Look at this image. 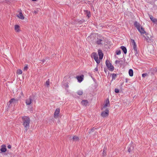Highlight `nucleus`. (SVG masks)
<instances>
[{
	"instance_id": "1",
	"label": "nucleus",
	"mask_w": 157,
	"mask_h": 157,
	"mask_svg": "<svg viewBox=\"0 0 157 157\" xmlns=\"http://www.w3.org/2000/svg\"><path fill=\"white\" fill-rule=\"evenodd\" d=\"M22 121V125L24 126L26 132L28 130L29 127L30 120L29 117L28 116H23L21 117Z\"/></svg>"
},
{
	"instance_id": "2",
	"label": "nucleus",
	"mask_w": 157,
	"mask_h": 157,
	"mask_svg": "<svg viewBox=\"0 0 157 157\" xmlns=\"http://www.w3.org/2000/svg\"><path fill=\"white\" fill-rule=\"evenodd\" d=\"M98 54L99 56V59H98V55L96 53L93 52L92 53L91 55V58H94L98 64L100 63V59H101L103 56V54L101 50H98Z\"/></svg>"
},
{
	"instance_id": "3",
	"label": "nucleus",
	"mask_w": 157,
	"mask_h": 157,
	"mask_svg": "<svg viewBox=\"0 0 157 157\" xmlns=\"http://www.w3.org/2000/svg\"><path fill=\"white\" fill-rule=\"evenodd\" d=\"M105 64L108 67V70L110 71H113L114 69V67L112 63L109 60H106L105 62Z\"/></svg>"
},
{
	"instance_id": "4",
	"label": "nucleus",
	"mask_w": 157,
	"mask_h": 157,
	"mask_svg": "<svg viewBox=\"0 0 157 157\" xmlns=\"http://www.w3.org/2000/svg\"><path fill=\"white\" fill-rule=\"evenodd\" d=\"M102 110L103 111L101 113V116L103 117H106L108 116L109 113L108 109H106Z\"/></svg>"
},
{
	"instance_id": "5",
	"label": "nucleus",
	"mask_w": 157,
	"mask_h": 157,
	"mask_svg": "<svg viewBox=\"0 0 157 157\" xmlns=\"http://www.w3.org/2000/svg\"><path fill=\"white\" fill-rule=\"evenodd\" d=\"M132 46L134 49L135 53H137V46L136 43L133 40H131Z\"/></svg>"
},
{
	"instance_id": "6",
	"label": "nucleus",
	"mask_w": 157,
	"mask_h": 157,
	"mask_svg": "<svg viewBox=\"0 0 157 157\" xmlns=\"http://www.w3.org/2000/svg\"><path fill=\"white\" fill-rule=\"evenodd\" d=\"M110 106L109 101V99H107L104 102L103 106L102 108V110H103L105 109H107L106 107Z\"/></svg>"
},
{
	"instance_id": "7",
	"label": "nucleus",
	"mask_w": 157,
	"mask_h": 157,
	"mask_svg": "<svg viewBox=\"0 0 157 157\" xmlns=\"http://www.w3.org/2000/svg\"><path fill=\"white\" fill-rule=\"evenodd\" d=\"M60 109L59 108H57L54 114V117L55 118H57L59 116V115L60 113Z\"/></svg>"
},
{
	"instance_id": "8",
	"label": "nucleus",
	"mask_w": 157,
	"mask_h": 157,
	"mask_svg": "<svg viewBox=\"0 0 157 157\" xmlns=\"http://www.w3.org/2000/svg\"><path fill=\"white\" fill-rule=\"evenodd\" d=\"M32 99L31 97H30L26 99L25 100V103L26 105H29L32 103Z\"/></svg>"
},
{
	"instance_id": "9",
	"label": "nucleus",
	"mask_w": 157,
	"mask_h": 157,
	"mask_svg": "<svg viewBox=\"0 0 157 157\" xmlns=\"http://www.w3.org/2000/svg\"><path fill=\"white\" fill-rule=\"evenodd\" d=\"M84 75H83L78 76H76V78L77 79L78 81L79 82H81L83 79Z\"/></svg>"
},
{
	"instance_id": "10",
	"label": "nucleus",
	"mask_w": 157,
	"mask_h": 157,
	"mask_svg": "<svg viewBox=\"0 0 157 157\" xmlns=\"http://www.w3.org/2000/svg\"><path fill=\"white\" fill-rule=\"evenodd\" d=\"M14 30L16 32H20L21 31L20 26L17 25H15L14 26Z\"/></svg>"
},
{
	"instance_id": "11",
	"label": "nucleus",
	"mask_w": 157,
	"mask_h": 157,
	"mask_svg": "<svg viewBox=\"0 0 157 157\" xmlns=\"http://www.w3.org/2000/svg\"><path fill=\"white\" fill-rule=\"evenodd\" d=\"M0 151L2 152H5L6 151V146L5 145H3L1 146V148Z\"/></svg>"
},
{
	"instance_id": "12",
	"label": "nucleus",
	"mask_w": 157,
	"mask_h": 157,
	"mask_svg": "<svg viewBox=\"0 0 157 157\" xmlns=\"http://www.w3.org/2000/svg\"><path fill=\"white\" fill-rule=\"evenodd\" d=\"M17 17L20 19L23 20L25 17L21 12L19 13V14L17 15Z\"/></svg>"
},
{
	"instance_id": "13",
	"label": "nucleus",
	"mask_w": 157,
	"mask_h": 157,
	"mask_svg": "<svg viewBox=\"0 0 157 157\" xmlns=\"http://www.w3.org/2000/svg\"><path fill=\"white\" fill-rule=\"evenodd\" d=\"M134 25L138 30H140L139 28L142 27L141 26L140 24L136 21L135 22Z\"/></svg>"
},
{
	"instance_id": "14",
	"label": "nucleus",
	"mask_w": 157,
	"mask_h": 157,
	"mask_svg": "<svg viewBox=\"0 0 157 157\" xmlns=\"http://www.w3.org/2000/svg\"><path fill=\"white\" fill-rule=\"evenodd\" d=\"M134 25L138 30H140L139 28L142 27L141 26L140 24L136 21L135 22Z\"/></svg>"
},
{
	"instance_id": "15",
	"label": "nucleus",
	"mask_w": 157,
	"mask_h": 157,
	"mask_svg": "<svg viewBox=\"0 0 157 157\" xmlns=\"http://www.w3.org/2000/svg\"><path fill=\"white\" fill-rule=\"evenodd\" d=\"M103 40L101 39L98 38L96 42L97 44L99 45L103 44Z\"/></svg>"
},
{
	"instance_id": "16",
	"label": "nucleus",
	"mask_w": 157,
	"mask_h": 157,
	"mask_svg": "<svg viewBox=\"0 0 157 157\" xmlns=\"http://www.w3.org/2000/svg\"><path fill=\"white\" fill-rule=\"evenodd\" d=\"M140 30L138 31L141 34H144L146 33L145 31L144 30V29L142 27H141L139 28Z\"/></svg>"
},
{
	"instance_id": "17",
	"label": "nucleus",
	"mask_w": 157,
	"mask_h": 157,
	"mask_svg": "<svg viewBox=\"0 0 157 157\" xmlns=\"http://www.w3.org/2000/svg\"><path fill=\"white\" fill-rule=\"evenodd\" d=\"M88 103V101L86 100H82L81 102V104L82 105L84 106H86Z\"/></svg>"
},
{
	"instance_id": "18",
	"label": "nucleus",
	"mask_w": 157,
	"mask_h": 157,
	"mask_svg": "<svg viewBox=\"0 0 157 157\" xmlns=\"http://www.w3.org/2000/svg\"><path fill=\"white\" fill-rule=\"evenodd\" d=\"M72 140L73 141H77L79 140V139L78 136H75L73 137Z\"/></svg>"
},
{
	"instance_id": "19",
	"label": "nucleus",
	"mask_w": 157,
	"mask_h": 157,
	"mask_svg": "<svg viewBox=\"0 0 157 157\" xmlns=\"http://www.w3.org/2000/svg\"><path fill=\"white\" fill-rule=\"evenodd\" d=\"M149 17H150V18L151 19V20L153 22L155 23L157 22V20H156V19H155L152 16L150 15L149 16Z\"/></svg>"
},
{
	"instance_id": "20",
	"label": "nucleus",
	"mask_w": 157,
	"mask_h": 157,
	"mask_svg": "<svg viewBox=\"0 0 157 157\" xmlns=\"http://www.w3.org/2000/svg\"><path fill=\"white\" fill-rule=\"evenodd\" d=\"M121 48L123 51L124 54H126L127 52V50L126 48L124 46H122L121 47Z\"/></svg>"
},
{
	"instance_id": "21",
	"label": "nucleus",
	"mask_w": 157,
	"mask_h": 157,
	"mask_svg": "<svg viewBox=\"0 0 157 157\" xmlns=\"http://www.w3.org/2000/svg\"><path fill=\"white\" fill-rule=\"evenodd\" d=\"M17 101L18 100L17 99H16L14 98H12L10 100L9 102L10 104H11Z\"/></svg>"
},
{
	"instance_id": "22",
	"label": "nucleus",
	"mask_w": 157,
	"mask_h": 157,
	"mask_svg": "<svg viewBox=\"0 0 157 157\" xmlns=\"http://www.w3.org/2000/svg\"><path fill=\"white\" fill-rule=\"evenodd\" d=\"M129 74L130 76H133V71L132 69H130L128 71Z\"/></svg>"
},
{
	"instance_id": "23",
	"label": "nucleus",
	"mask_w": 157,
	"mask_h": 157,
	"mask_svg": "<svg viewBox=\"0 0 157 157\" xmlns=\"http://www.w3.org/2000/svg\"><path fill=\"white\" fill-rule=\"evenodd\" d=\"M122 62V61L116 60L115 62V63L117 65H122L121 63Z\"/></svg>"
},
{
	"instance_id": "24",
	"label": "nucleus",
	"mask_w": 157,
	"mask_h": 157,
	"mask_svg": "<svg viewBox=\"0 0 157 157\" xmlns=\"http://www.w3.org/2000/svg\"><path fill=\"white\" fill-rule=\"evenodd\" d=\"M17 74L18 75H21L22 74V71L21 69H18L17 70Z\"/></svg>"
},
{
	"instance_id": "25",
	"label": "nucleus",
	"mask_w": 157,
	"mask_h": 157,
	"mask_svg": "<svg viewBox=\"0 0 157 157\" xmlns=\"http://www.w3.org/2000/svg\"><path fill=\"white\" fill-rule=\"evenodd\" d=\"M77 93L79 95H82L83 94V92L82 90H79L77 91Z\"/></svg>"
},
{
	"instance_id": "26",
	"label": "nucleus",
	"mask_w": 157,
	"mask_h": 157,
	"mask_svg": "<svg viewBox=\"0 0 157 157\" xmlns=\"http://www.w3.org/2000/svg\"><path fill=\"white\" fill-rule=\"evenodd\" d=\"M28 65H26L25 66V67H24V69H23V70L24 71H26L28 70Z\"/></svg>"
},
{
	"instance_id": "27",
	"label": "nucleus",
	"mask_w": 157,
	"mask_h": 157,
	"mask_svg": "<svg viewBox=\"0 0 157 157\" xmlns=\"http://www.w3.org/2000/svg\"><path fill=\"white\" fill-rule=\"evenodd\" d=\"M49 83H50V82H49V79H48L46 82V86L48 87L49 86Z\"/></svg>"
},
{
	"instance_id": "28",
	"label": "nucleus",
	"mask_w": 157,
	"mask_h": 157,
	"mask_svg": "<svg viewBox=\"0 0 157 157\" xmlns=\"http://www.w3.org/2000/svg\"><path fill=\"white\" fill-rule=\"evenodd\" d=\"M116 54L117 55H119L121 54V51L120 50H117L116 51Z\"/></svg>"
},
{
	"instance_id": "29",
	"label": "nucleus",
	"mask_w": 157,
	"mask_h": 157,
	"mask_svg": "<svg viewBox=\"0 0 157 157\" xmlns=\"http://www.w3.org/2000/svg\"><path fill=\"white\" fill-rule=\"evenodd\" d=\"M115 92L116 93H118L119 92V89H115Z\"/></svg>"
},
{
	"instance_id": "30",
	"label": "nucleus",
	"mask_w": 157,
	"mask_h": 157,
	"mask_svg": "<svg viewBox=\"0 0 157 157\" xmlns=\"http://www.w3.org/2000/svg\"><path fill=\"white\" fill-rule=\"evenodd\" d=\"M147 73L143 74L142 75V76L143 77H145V76H147Z\"/></svg>"
},
{
	"instance_id": "31",
	"label": "nucleus",
	"mask_w": 157,
	"mask_h": 157,
	"mask_svg": "<svg viewBox=\"0 0 157 157\" xmlns=\"http://www.w3.org/2000/svg\"><path fill=\"white\" fill-rule=\"evenodd\" d=\"M112 76L113 78H115L116 77V75L115 74H113Z\"/></svg>"
},
{
	"instance_id": "32",
	"label": "nucleus",
	"mask_w": 157,
	"mask_h": 157,
	"mask_svg": "<svg viewBox=\"0 0 157 157\" xmlns=\"http://www.w3.org/2000/svg\"><path fill=\"white\" fill-rule=\"evenodd\" d=\"M94 130V128H93L91 129H90V133H91L92 132H93Z\"/></svg>"
},
{
	"instance_id": "33",
	"label": "nucleus",
	"mask_w": 157,
	"mask_h": 157,
	"mask_svg": "<svg viewBox=\"0 0 157 157\" xmlns=\"http://www.w3.org/2000/svg\"><path fill=\"white\" fill-rule=\"evenodd\" d=\"M95 71H98V68L97 67H96L94 69Z\"/></svg>"
},
{
	"instance_id": "34",
	"label": "nucleus",
	"mask_w": 157,
	"mask_h": 157,
	"mask_svg": "<svg viewBox=\"0 0 157 157\" xmlns=\"http://www.w3.org/2000/svg\"><path fill=\"white\" fill-rule=\"evenodd\" d=\"M7 147L9 149H10L11 148V146L10 145H9L7 146Z\"/></svg>"
},
{
	"instance_id": "35",
	"label": "nucleus",
	"mask_w": 157,
	"mask_h": 157,
	"mask_svg": "<svg viewBox=\"0 0 157 157\" xmlns=\"http://www.w3.org/2000/svg\"><path fill=\"white\" fill-rule=\"evenodd\" d=\"M87 16L89 17L90 16V12L87 14Z\"/></svg>"
},
{
	"instance_id": "36",
	"label": "nucleus",
	"mask_w": 157,
	"mask_h": 157,
	"mask_svg": "<svg viewBox=\"0 0 157 157\" xmlns=\"http://www.w3.org/2000/svg\"><path fill=\"white\" fill-rule=\"evenodd\" d=\"M128 79L127 78H126V79H125V82H126V83H127V82H128Z\"/></svg>"
},
{
	"instance_id": "37",
	"label": "nucleus",
	"mask_w": 157,
	"mask_h": 157,
	"mask_svg": "<svg viewBox=\"0 0 157 157\" xmlns=\"http://www.w3.org/2000/svg\"><path fill=\"white\" fill-rule=\"evenodd\" d=\"M34 13L35 14H36L37 13V11H35L34 12Z\"/></svg>"
},
{
	"instance_id": "38",
	"label": "nucleus",
	"mask_w": 157,
	"mask_h": 157,
	"mask_svg": "<svg viewBox=\"0 0 157 157\" xmlns=\"http://www.w3.org/2000/svg\"><path fill=\"white\" fill-rule=\"evenodd\" d=\"M33 1H36V0H32Z\"/></svg>"
}]
</instances>
